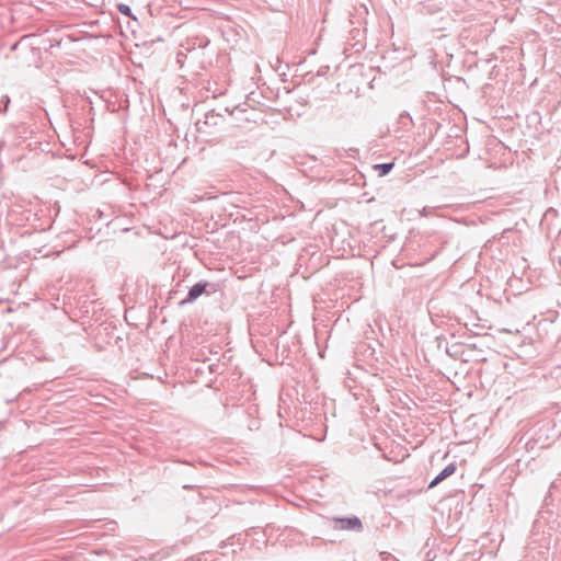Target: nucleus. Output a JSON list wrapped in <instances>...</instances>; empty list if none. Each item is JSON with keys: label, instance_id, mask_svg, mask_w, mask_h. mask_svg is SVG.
Masks as SVG:
<instances>
[{"label": "nucleus", "instance_id": "obj_3", "mask_svg": "<svg viewBox=\"0 0 561 561\" xmlns=\"http://www.w3.org/2000/svg\"><path fill=\"white\" fill-rule=\"evenodd\" d=\"M205 288H206V284H196V285H194L190 289L188 299L190 300H195L196 298H198L204 293Z\"/></svg>", "mask_w": 561, "mask_h": 561}, {"label": "nucleus", "instance_id": "obj_4", "mask_svg": "<svg viewBox=\"0 0 561 561\" xmlns=\"http://www.w3.org/2000/svg\"><path fill=\"white\" fill-rule=\"evenodd\" d=\"M393 165L394 164L392 162L383 163V164H376L374 167V169L380 171V175H386L387 173H389L392 170Z\"/></svg>", "mask_w": 561, "mask_h": 561}, {"label": "nucleus", "instance_id": "obj_2", "mask_svg": "<svg viewBox=\"0 0 561 561\" xmlns=\"http://www.w3.org/2000/svg\"><path fill=\"white\" fill-rule=\"evenodd\" d=\"M456 471V467L454 463L448 465L443 469V471L430 483V488L436 486L439 482H442L447 477L451 476Z\"/></svg>", "mask_w": 561, "mask_h": 561}, {"label": "nucleus", "instance_id": "obj_5", "mask_svg": "<svg viewBox=\"0 0 561 561\" xmlns=\"http://www.w3.org/2000/svg\"><path fill=\"white\" fill-rule=\"evenodd\" d=\"M118 10H119L121 13H123V14H125L127 16L130 15V9L126 4H118Z\"/></svg>", "mask_w": 561, "mask_h": 561}, {"label": "nucleus", "instance_id": "obj_1", "mask_svg": "<svg viewBox=\"0 0 561 561\" xmlns=\"http://www.w3.org/2000/svg\"><path fill=\"white\" fill-rule=\"evenodd\" d=\"M335 528L341 530H360L362 522L357 517L335 519Z\"/></svg>", "mask_w": 561, "mask_h": 561}]
</instances>
